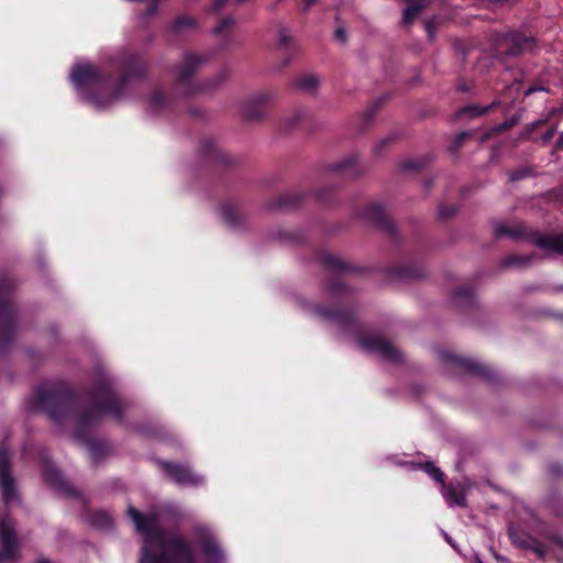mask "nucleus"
Returning a JSON list of instances; mask_svg holds the SVG:
<instances>
[{"instance_id": "f257e3e1", "label": "nucleus", "mask_w": 563, "mask_h": 563, "mask_svg": "<svg viewBox=\"0 0 563 563\" xmlns=\"http://www.w3.org/2000/svg\"><path fill=\"white\" fill-rule=\"evenodd\" d=\"M110 63L122 69V75L114 87L108 90L103 73L92 64L74 65L70 80L84 99L97 109H104L113 102L129 96L135 80L145 76L146 66L137 54L120 52L112 56Z\"/></svg>"}, {"instance_id": "f03ea898", "label": "nucleus", "mask_w": 563, "mask_h": 563, "mask_svg": "<svg viewBox=\"0 0 563 563\" xmlns=\"http://www.w3.org/2000/svg\"><path fill=\"white\" fill-rule=\"evenodd\" d=\"M128 515L136 531L144 537L140 563H196L191 543L178 534L166 533L159 515H144L133 506L128 507Z\"/></svg>"}, {"instance_id": "7ed1b4c3", "label": "nucleus", "mask_w": 563, "mask_h": 563, "mask_svg": "<svg viewBox=\"0 0 563 563\" xmlns=\"http://www.w3.org/2000/svg\"><path fill=\"white\" fill-rule=\"evenodd\" d=\"M320 263L332 273L356 278H389L415 280L428 278V271L421 261H404L389 265H360L333 253H322Z\"/></svg>"}, {"instance_id": "20e7f679", "label": "nucleus", "mask_w": 563, "mask_h": 563, "mask_svg": "<svg viewBox=\"0 0 563 563\" xmlns=\"http://www.w3.org/2000/svg\"><path fill=\"white\" fill-rule=\"evenodd\" d=\"M89 407L78 418L82 427L91 426L102 416L121 420L126 405L118 397L109 378H103L89 395Z\"/></svg>"}, {"instance_id": "39448f33", "label": "nucleus", "mask_w": 563, "mask_h": 563, "mask_svg": "<svg viewBox=\"0 0 563 563\" xmlns=\"http://www.w3.org/2000/svg\"><path fill=\"white\" fill-rule=\"evenodd\" d=\"M203 58L192 53H186L183 62L175 68L176 89L185 98H191L217 88L227 78V71L219 73L214 78L196 81L191 77L202 65Z\"/></svg>"}, {"instance_id": "423d86ee", "label": "nucleus", "mask_w": 563, "mask_h": 563, "mask_svg": "<svg viewBox=\"0 0 563 563\" xmlns=\"http://www.w3.org/2000/svg\"><path fill=\"white\" fill-rule=\"evenodd\" d=\"M277 100V93L272 90L261 91L241 104V115L245 121H261L266 118L267 109Z\"/></svg>"}, {"instance_id": "0eeeda50", "label": "nucleus", "mask_w": 563, "mask_h": 563, "mask_svg": "<svg viewBox=\"0 0 563 563\" xmlns=\"http://www.w3.org/2000/svg\"><path fill=\"white\" fill-rule=\"evenodd\" d=\"M0 495L5 505L18 499L16 482L12 474L10 452L4 443L0 445Z\"/></svg>"}, {"instance_id": "6e6552de", "label": "nucleus", "mask_w": 563, "mask_h": 563, "mask_svg": "<svg viewBox=\"0 0 563 563\" xmlns=\"http://www.w3.org/2000/svg\"><path fill=\"white\" fill-rule=\"evenodd\" d=\"M0 562L11 563L19 556L21 544L18 540L14 522L10 517L0 521Z\"/></svg>"}, {"instance_id": "1a4fd4ad", "label": "nucleus", "mask_w": 563, "mask_h": 563, "mask_svg": "<svg viewBox=\"0 0 563 563\" xmlns=\"http://www.w3.org/2000/svg\"><path fill=\"white\" fill-rule=\"evenodd\" d=\"M358 345L367 353L377 355L386 362L399 363L402 361L401 352L383 336L371 335L361 338Z\"/></svg>"}, {"instance_id": "9d476101", "label": "nucleus", "mask_w": 563, "mask_h": 563, "mask_svg": "<svg viewBox=\"0 0 563 563\" xmlns=\"http://www.w3.org/2000/svg\"><path fill=\"white\" fill-rule=\"evenodd\" d=\"M33 407L36 410L45 411L51 419L59 420L62 416L58 411H64L66 401L58 393L41 387L34 398Z\"/></svg>"}, {"instance_id": "9b49d317", "label": "nucleus", "mask_w": 563, "mask_h": 563, "mask_svg": "<svg viewBox=\"0 0 563 563\" xmlns=\"http://www.w3.org/2000/svg\"><path fill=\"white\" fill-rule=\"evenodd\" d=\"M165 474L176 484L181 486H200L205 483V477L195 473L189 466L161 462Z\"/></svg>"}, {"instance_id": "f8f14e48", "label": "nucleus", "mask_w": 563, "mask_h": 563, "mask_svg": "<svg viewBox=\"0 0 563 563\" xmlns=\"http://www.w3.org/2000/svg\"><path fill=\"white\" fill-rule=\"evenodd\" d=\"M195 534L206 556V563H224V554L208 528L198 526L195 529Z\"/></svg>"}, {"instance_id": "ddd939ff", "label": "nucleus", "mask_w": 563, "mask_h": 563, "mask_svg": "<svg viewBox=\"0 0 563 563\" xmlns=\"http://www.w3.org/2000/svg\"><path fill=\"white\" fill-rule=\"evenodd\" d=\"M439 355H440V358L442 362H444L445 364L452 365L456 369H460V371H463L466 373L478 374L485 378L490 377V371L474 360L462 357V356L452 354L448 351H441L439 353Z\"/></svg>"}, {"instance_id": "4468645a", "label": "nucleus", "mask_w": 563, "mask_h": 563, "mask_svg": "<svg viewBox=\"0 0 563 563\" xmlns=\"http://www.w3.org/2000/svg\"><path fill=\"white\" fill-rule=\"evenodd\" d=\"M367 217L389 238L396 239L398 236L395 223L382 206H371L368 208Z\"/></svg>"}, {"instance_id": "2eb2a0df", "label": "nucleus", "mask_w": 563, "mask_h": 563, "mask_svg": "<svg viewBox=\"0 0 563 563\" xmlns=\"http://www.w3.org/2000/svg\"><path fill=\"white\" fill-rule=\"evenodd\" d=\"M533 244L543 250L547 255L563 256V233L539 234L533 238Z\"/></svg>"}, {"instance_id": "dca6fc26", "label": "nucleus", "mask_w": 563, "mask_h": 563, "mask_svg": "<svg viewBox=\"0 0 563 563\" xmlns=\"http://www.w3.org/2000/svg\"><path fill=\"white\" fill-rule=\"evenodd\" d=\"M494 234L497 238L508 236L512 240H519L526 235V228L520 222H511V223H497L494 227Z\"/></svg>"}, {"instance_id": "f3484780", "label": "nucleus", "mask_w": 563, "mask_h": 563, "mask_svg": "<svg viewBox=\"0 0 563 563\" xmlns=\"http://www.w3.org/2000/svg\"><path fill=\"white\" fill-rule=\"evenodd\" d=\"M330 170L339 173L344 177H355L361 173V168L357 163V157L354 155L347 156L332 165Z\"/></svg>"}, {"instance_id": "a211bd4d", "label": "nucleus", "mask_w": 563, "mask_h": 563, "mask_svg": "<svg viewBox=\"0 0 563 563\" xmlns=\"http://www.w3.org/2000/svg\"><path fill=\"white\" fill-rule=\"evenodd\" d=\"M173 101L161 90L154 91L147 99L146 110L151 113H161L172 109Z\"/></svg>"}, {"instance_id": "6ab92c4d", "label": "nucleus", "mask_w": 563, "mask_h": 563, "mask_svg": "<svg viewBox=\"0 0 563 563\" xmlns=\"http://www.w3.org/2000/svg\"><path fill=\"white\" fill-rule=\"evenodd\" d=\"M320 85V78L312 73L299 75L294 80V87L303 93H314Z\"/></svg>"}, {"instance_id": "aec40b11", "label": "nucleus", "mask_w": 563, "mask_h": 563, "mask_svg": "<svg viewBox=\"0 0 563 563\" xmlns=\"http://www.w3.org/2000/svg\"><path fill=\"white\" fill-rule=\"evenodd\" d=\"M510 42L512 46L506 51L507 55H518L523 52L530 51L534 43L533 37L522 36L518 34H514L510 37Z\"/></svg>"}, {"instance_id": "412c9836", "label": "nucleus", "mask_w": 563, "mask_h": 563, "mask_svg": "<svg viewBox=\"0 0 563 563\" xmlns=\"http://www.w3.org/2000/svg\"><path fill=\"white\" fill-rule=\"evenodd\" d=\"M443 497L450 506H466L465 494L460 486H444Z\"/></svg>"}, {"instance_id": "4be33fe9", "label": "nucleus", "mask_w": 563, "mask_h": 563, "mask_svg": "<svg viewBox=\"0 0 563 563\" xmlns=\"http://www.w3.org/2000/svg\"><path fill=\"white\" fill-rule=\"evenodd\" d=\"M221 217L222 220L232 228L241 227L244 222V216L233 206H223Z\"/></svg>"}, {"instance_id": "5701e85b", "label": "nucleus", "mask_w": 563, "mask_h": 563, "mask_svg": "<svg viewBox=\"0 0 563 563\" xmlns=\"http://www.w3.org/2000/svg\"><path fill=\"white\" fill-rule=\"evenodd\" d=\"M408 7L404 10L402 22L404 24H410L413 19L424 8H427L429 0H407Z\"/></svg>"}, {"instance_id": "b1692460", "label": "nucleus", "mask_w": 563, "mask_h": 563, "mask_svg": "<svg viewBox=\"0 0 563 563\" xmlns=\"http://www.w3.org/2000/svg\"><path fill=\"white\" fill-rule=\"evenodd\" d=\"M532 258H533V255L512 254V255L505 257L500 262V266L503 268L523 267V266L528 265Z\"/></svg>"}, {"instance_id": "393cba45", "label": "nucleus", "mask_w": 563, "mask_h": 563, "mask_svg": "<svg viewBox=\"0 0 563 563\" xmlns=\"http://www.w3.org/2000/svg\"><path fill=\"white\" fill-rule=\"evenodd\" d=\"M199 151L209 158L222 159L223 155L211 139H205L199 144Z\"/></svg>"}, {"instance_id": "a878e982", "label": "nucleus", "mask_w": 563, "mask_h": 563, "mask_svg": "<svg viewBox=\"0 0 563 563\" xmlns=\"http://www.w3.org/2000/svg\"><path fill=\"white\" fill-rule=\"evenodd\" d=\"M303 199V195L301 192H289L279 197L278 205L279 208L288 209L297 207Z\"/></svg>"}, {"instance_id": "bb28decb", "label": "nucleus", "mask_w": 563, "mask_h": 563, "mask_svg": "<svg viewBox=\"0 0 563 563\" xmlns=\"http://www.w3.org/2000/svg\"><path fill=\"white\" fill-rule=\"evenodd\" d=\"M496 102H493L488 104L487 107H479V106H467L462 108L459 111V115H465L468 114L471 117H481L487 113L489 110H492L494 107H496Z\"/></svg>"}, {"instance_id": "cd10ccee", "label": "nucleus", "mask_w": 563, "mask_h": 563, "mask_svg": "<svg viewBox=\"0 0 563 563\" xmlns=\"http://www.w3.org/2000/svg\"><path fill=\"white\" fill-rule=\"evenodd\" d=\"M291 34L288 29L279 26L276 31V44L279 48H288L291 44Z\"/></svg>"}, {"instance_id": "c85d7f7f", "label": "nucleus", "mask_w": 563, "mask_h": 563, "mask_svg": "<svg viewBox=\"0 0 563 563\" xmlns=\"http://www.w3.org/2000/svg\"><path fill=\"white\" fill-rule=\"evenodd\" d=\"M43 476L45 481L56 487L63 485V477L60 473L53 466H46L43 471Z\"/></svg>"}, {"instance_id": "c756f323", "label": "nucleus", "mask_w": 563, "mask_h": 563, "mask_svg": "<svg viewBox=\"0 0 563 563\" xmlns=\"http://www.w3.org/2000/svg\"><path fill=\"white\" fill-rule=\"evenodd\" d=\"M91 523L100 529H107L111 527L112 519L106 512H97L91 516Z\"/></svg>"}, {"instance_id": "7c9ffc66", "label": "nucleus", "mask_w": 563, "mask_h": 563, "mask_svg": "<svg viewBox=\"0 0 563 563\" xmlns=\"http://www.w3.org/2000/svg\"><path fill=\"white\" fill-rule=\"evenodd\" d=\"M475 133H476L475 131H463V132L459 133L455 136V139L450 147L451 152H457L463 146L464 142L468 137L474 136Z\"/></svg>"}, {"instance_id": "2f4dec72", "label": "nucleus", "mask_w": 563, "mask_h": 563, "mask_svg": "<svg viewBox=\"0 0 563 563\" xmlns=\"http://www.w3.org/2000/svg\"><path fill=\"white\" fill-rule=\"evenodd\" d=\"M547 121H548V119H539V120L531 122L522 130V132L520 133V139H522V140L530 139L533 131L536 129L540 128L541 125H543Z\"/></svg>"}, {"instance_id": "473e14b6", "label": "nucleus", "mask_w": 563, "mask_h": 563, "mask_svg": "<svg viewBox=\"0 0 563 563\" xmlns=\"http://www.w3.org/2000/svg\"><path fill=\"white\" fill-rule=\"evenodd\" d=\"M195 25V20L190 16H179L173 24L175 31L179 32L185 29L192 27Z\"/></svg>"}, {"instance_id": "72a5a7b5", "label": "nucleus", "mask_w": 563, "mask_h": 563, "mask_svg": "<svg viewBox=\"0 0 563 563\" xmlns=\"http://www.w3.org/2000/svg\"><path fill=\"white\" fill-rule=\"evenodd\" d=\"M307 117V111L303 109L296 110L291 115L286 118L285 122L287 126H294L298 122L305 120Z\"/></svg>"}, {"instance_id": "f704fd0d", "label": "nucleus", "mask_w": 563, "mask_h": 563, "mask_svg": "<svg viewBox=\"0 0 563 563\" xmlns=\"http://www.w3.org/2000/svg\"><path fill=\"white\" fill-rule=\"evenodd\" d=\"M519 121H520V117L514 115L510 119H507L505 122H503L498 125H495L494 131H497L498 133H500L503 131L509 130L512 126H515Z\"/></svg>"}, {"instance_id": "c9c22d12", "label": "nucleus", "mask_w": 563, "mask_h": 563, "mask_svg": "<svg viewBox=\"0 0 563 563\" xmlns=\"http://www.w3.org/2000/svg\"><path fill=\"white\" fill-rule=\"evenodd\" d=\"M438 26H439V19L437 16H432L424 22V29L430 38H433L435 36Z\"/></svg>"}, {"instance_id": "e433bc0d", "label": "nucleus", "mask_w": 563, "mask_h": 563, "mask_svg": "<svg viewBox=\"0 0 563 563\" xmlns=\"http://www.w3.org/2000/svg\"><path fill=\"white\" fill-rule=\"evenodd\" d=\"M424 471L437 482L442 483L443 482V474L442 472L435 467L432 463H427L424 465Z\"/></svg>"}, {"instance_id": "4c0bfd02", "label": "nucleus", "mask_w": 563, "mask_h": 563, "mask_svg": "<svg viewBox=\"0 0 563 563\" xmlns=\"http://www.w3.org/2000/svg\"><path fill=\"white\" fill-rule=\"evenodd\" d=\"M472 297H473V291L468 287H464L454 294L455 301H471Z\"/></svg>"}, {"instance_id": "58836bf2", "label": "nucleus", "mask_w": 563, "mask_h": 563, "mask_svg": "<svg viewBox=\"0 0 563 563\" xmlns=\"http://www.w3.org/2000/svg\"><path fill=\"white\" fill-rule=\"evenodd\" d=\"M456 211H457L456 206L450 205V206H440L438 212H439L440 218L448 219V218L452 217L453 214H455Z\"/></svg>"}, {"instance_id": "ea45409f", "label": "nucleus", "mask_w": 563, "mask_h": 563, "mask_svg": "<svg viewBox=\"0 0 563 563\" xmlns=\"http://www.w3.org/2000/svg\"><path fill=\"white\" fill-rule=\"evenodd\" d=\"M235 23L234 19L231 18V16H227L224 18L218 26L214 27V33H221L223 32L227 27L233 25Z\"/></svg>"}, {"instance_id": "a19ab883", "label": "nucleus", "mask_w": 563, "mask_h": 563, "mask_svg": "<svg viewBox=\"0 0 563 563\" xmlns=\"http://www.w3.org/2000/svg\"><path fill=\"white\" fill-rule=\"evenodd\" d=\"M528 175H529V170L527 168H519V169L514 170L512 173H510L509 179L511 181H518L520 179H523Z\"/></svg>"}, {"instance_id": "79ce46f5", "label": "nucleus", "mask_w": 563, "mask_h": 563, "mask_svg": "<svg viewBox=\"0 0 563 563\" xmlns=\"http://www.w3.org/2000/svg\"><path fill=\"white\" fill-rule=\"evenodd\" d=\"M422 167V164L420 161H417V159H410V161H406L401 164V168L405 169V170H409V169H419Z\"/></svg>"}, {"instance_id": "37998d69", "label": "nucleus", "mask_w": 563, "mask_h": 563, "mask_svg": "<svg viewBox=\"0 0 563 563\" xmlns=\"http://www.w3.org/2000/svg\"><path fill=\"white\" fill-rule=\"evenodd\" d=\"M556 133V126H552L551 129H549L541 137L543 144H547L549 143L552 137L554 136V134Z\"/></svg>"}, {"instance_id": "c03bdc74", "label": "nucleus", "mask_w": 563, "mask_h": 563, "mask_svg": "<svg viewBox=\"0 0 563 563\" xmlns=\"http://www.w3.org/2000/svg\"><path fill=\"white\" fill-rule=\"evenodd\" d=\"M497 131H494V126L488 131L484 132L481 136H478V142L484 143L488 141L494 134H497Z\"/></svg>"}, {"instance_id": "a18cd8bd", "label": "nucleus", "mask_w": 563, "mask_h": 563, "mask_svg": "<svg viewBox=\"0 0 563 563\" xmlns=\"http://www.w3.org/2000/svg\"><path fill=\"white\" fill-rule=\"evenodd\" d=\"M229 0H213V11L219 12L223 9Z\"/></svg>"}, {"instance_id": "49530a36", "label": "nucleus", "mask_w": 563, "mask_h": 563, "mask_svg": "<svg viewBox=\"0 0 563 563\" xmlns=\"http://www.w3.org/2000/svg\"><path fill=\"white\" fill-rule=\"evenodd\" d=\"M318 0H302V8L301 11L303 13L308 12L309 9L317 3Z\"/></svg>"}, {"instance_id": "de8ad7c7", "label": "nucleus", "mask_w": 563, "mask_h": 563, "mask_svg": "<svg viewBox=\"0 0 563 563\" xmlns=\"http://www.w3.org/2000/svg\"><path fill=\"white\" fill-rule=\"evenodd\" d=\"M334 34H335V37H336L339 41H341V42H343V43H345V42H346V38H347V37H346V33H345V31H344L343 29H341V27H340V29H336Z\"/></svg>"}, {"instance_id": "09e8293b", "label": "nucleus", "mask_w": 563, "mask_h": 563, "mask_svg": "<svg viewBox=\"0 0 563 563\" xmlns=\"http://www.w3.org/2000/svg\"><path fill=\"white\" fill-rule=\"evenodd\" d=\"M88 450H89L90 454L92 455V457L95 459L98 455L99 445L95 442H90V443H88Z\"/></svg>"}, {"instance_id": "8fccbe9b", "label": "nucleus", "mask_w": 563, "mask_h": 563, "mask_svg": "<svg viewBox=\"0 0 563 563\" xmlns=\"http://www.w3.org/2000/svg\"><path fill=\"white\" fill-rule=\"evenodd\" d=\"M157 1L158 0H154L153 2H151V4L148 5L147 10H146V13L145 15L146 16H150L152 14H154L157 10Z\"/></svg>"}, {"instance_id": "3c124183", "label": "nucleus", "mask_w": 563, "mask_h": 563, "mask_svg": "<svg viewBox=\"0 0 563 563\" xmlns=\"http://www.w3.org/2000/svg\"><path fill=\"white\" fill-rule=\"evenodd\" d=\"M391 140H393L391 137H385V139H383V140H382L377 145H376L375 151H377V152H378V151H380V148H382L384 145H386V144L390 143V142H391Z\"/></svg>"}, {"instance_id": "603ef678", "label": "nucleus", "mask_w": 563, "mask_h": 563, "mask_svg": "<svg viewBox=\"0 0 563 563\" xmlns=\"http://www.w3.org/2000/svg\"><path fill=\"white\" fill-rule=\"evenodd\" d=\"M555 146H556V148H563V132L560 134Z\"/></svg>"}, {"instance_id": "864d4df0", "label": "nucleus", "mask_w": 563, "mask_h": 563, "mask_svg": "<svg viewBox=\"0 0 563 563\" xmlns=\"http://www.w3.org/2000/svg\"><path fill=\"white\" fill-rule=\"evenodd\" d=\"M542 89H543V88H534V87H531V88H529V89L525 92V95H526V96H529V95H531L532 92H534V91H537V90H542Z\"/></svg>"}, {"instance_id": "5fc2aeb1", "label": "nucleus", "mask_w": 563, "mask_h": 563, "mask_svg": "<svg viewBox=\"0 0 563 563\" xmlns=\"http://www.w3.org/2000/svg\"><path fill=\"white\" fill-rule=\"evenodd\" d=\"M283 1L284 0H275L274 3L271 5V10H275V8Z\"/></svg>"}, {"instance_id": "6e6d98bb", "label": "nucleus", "mask_w": 563, "mask_h": 563, "mask_svg": "<svg viewBox=\"0 0 563 563\" xmlns=\"http://www.w3.org/2000/svg\"><path fill=\"white\" fill-rule=\"evenodd\" d=\"M553 291H555V292L563 291V284H562V285H560V286H558V287H555V288L553 289Z\"/></svg>"}, {"instance_id": "4d7b16f0", "label": "nucleus", "mask_w": 563, "mask_h": 563, "mask_svg": "<svg viewBox=\"0 0 563 563\" xmlns=\"http://www.w3.org/2000/svg\"><path fill=\"white\" fill-rule=\"evenodd\" d=\"M317 197H318V199H320V200H325V198L321 195V192H320V191H318V192H317Z\"/></svg>"}, {"instance_id": "13d9d810", "label": "nucleus", "mask_w": 563, "mask_h": 563, "mask_svg": "<svg viewBox=\"0 0 563 563\" xmlns=\"http://www.w3.org/2000/svg\"><path fill=\"white\" fill-rule=\"evenodd\" d=\"M335 320H336L338 322H342L343 317H342L341 314H338V316H335Z\"/></svg>"}, {"instance_id": "bf43d9fd", "label": "nucleus", "mask_w": 563, "mask_h": 563, "mask_svg": "<svg viewBox=\"0 0 563 563\" xmlns=\"http://www.w3.org/2000/svg\"><path fill=\"white\" fill-rule=\"evenodd\" d=\"M444 537H445V540H446L450 544H452V545H453L451 538H450L446 533L444 534Z\"/></svg>"}, {"instance_id": "052dcab7", "label": "nucleus", "mask_w": 563, "mask_h": 563, "mask_svg": "<svg viewBox=\"0 0 563 563\" xmlns=\"http://www.w3.org/2000/svg\"><path fill=\"white\" fill-rule=\"evenodd\" d=\"M459 90L466 91V88H465V86H459Z\"/></svg>"}, {"instance_id": "680f3d73", "label": "nucleus", "mask_w": 563, "mask_h": 563, "mask_svg": "<svg viewBox=\"0 0 563 563\" xmlns=\"http://www.w3.org/2000/svg\"><path fill=\"white\" fill-rule=\"evenodd\" d=\"M37 563H49V561H47V560H41V561H38Z\"/></svg>"}, {"instance_id": "e2e57ef3", "label": "nucleus", "mask_w": 563, "mask_h": 563, "mask_svg": "<svg viewBox=\"0 0 563 563\" xmlns=\"http://www.w3.org/2000/svg\"><path fill=\"white\" fill-rule=\"evenodd\" d=\"M289 62H290L289 59H285L284 65L289 64Z\"/></svg>"}, {"instance_id": "0e129e2a", "label": "nucleus", "mask_w": 563, "mask_h": 563, "mask_svg": "<svg viewBox=\"0 0 563 563\" xmlns=\"http://www.w3.org/2000/svg\"><path fill=\"white\" fill-rule=\"evenodd\" d=\"M2 194H3V192H2V190L0 189V197L2 196Z\"/></svg>"}, {"instance_id": "69168bd1", "label": "nucleus", "mask_w": 563, "mask_h": 563, "mask_svg": "<svg viewBox=\"0 0 563 563\" xmlns=\"http://www.w3.org/2000/svg\"><path fill=\"white\" fill-rule=\"evenodd\" d=\"M2 307V301H0V308Z\"/></svg>"}]
</instances>
